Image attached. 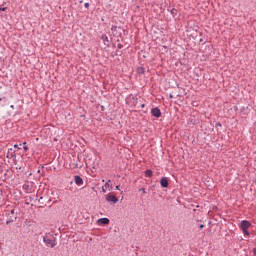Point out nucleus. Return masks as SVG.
Wrapping results in <instances>:
<instances>
[{"instance_id":"f257e3e1","label":"nucleus","mask_w":256,"mask_h":256,"mask_svg":"<svg viewBox=\"0 0 256 256\" xmlns=\"http://www.w3.org/2000/svg\"><path fill=\"white\" fill-rule=\"evenodd\" d=\"M43 242L45 243L46 247H51V249H53V247H57V239H55V236H53L51 233H46L43 236Z\"/></svg>"},{"instance_id":"f03ea898","label":"nucleus","mask_w":256,"mask_h":256,"mask_svg":"<svg viewBox=\"0 0 256 256\" xmlns=\"http://www.w3.org/2000/svg\"><path fill=\"white\" fill-rule=\"evenodd\" d=\"M249 227H251V222L247 221V220H243L240 223V229L243 232V235H249Z\"/></svg>"},{"instance_id":"7ed1b4c3","label":"nucleus","mask_w":256,"mask_h":256,"mask_svg":"<svg viewBox=\"0 0 256 256\" xmlns=\"http://www.w3.org/2000/svg\"><path fill=\"white\" fill-rule=\"evenodd\" d=\"M105 199L108 203H110V205H115V203L119 202V199L117 197H115V195H112L111 193H108L105 196Z\"/></svg>"},{"instance_id":"20e7f679","label":"nucleus","mask_w":256,"mask_h":256,"mask_svg":"<svg viewBox=\"0 0 256 256\" xmlns=\"http://www.w3.org/2000/svg\"><path fill=\"white\" fill-rule=\"evenodd\" d=\"M111 31L113 37H119V35H121V33H119V31H121V27L112 26Z\"/></svg>"},{"instance_id":"39448f33","label":"nucleus","mask_w":256,"mask_h":256,"mask_svg":"<svg viewBox=\"0 0 256 256\" xmlns=\"http://www.w3.org/2000/svg\"><path fill=\"white\" fill-rule=\"evenodd\" d=\"M151 114H152L153 117L159 118V117H161V110L158 107L153 108L151 110Z\"/></svg>"},{"instance_id":"423d86ee","label":"nucleus","mask_w":256,"mask_h":256,"mask_svg":"<svg viewBox=\"0 0 256 256\" xmlns=\"http://www.w3.org/2000/svg\"><path fill=\"white\" fill-rule=\"evenodd\" d=\"M160 185L163 188H167L169 187V180H167V178H161L160 180Z\"/></svg>"},{"instance_id":"0eeeda50","label":"nucleus","mask_w":256,"mask_h":256,"mask_svg":"<svg viewBox=\"0 0 256 256\" xmlns=\"http://www.w3.org/2000/svg\"><path fill=\"white\" fill-rule=\"evenodd\" d=\"M109 183H111V180H108V182H106L105 185L102 186V193H107V189L111 191V186L109 185Z\"/></svg>"},{"instance_id":"6e6552de","label":"nucleus","mask_w":256,"mask_h":256,"mask_svg":"<svg viewBox=\"0 0 256 256\" xmlns=\"http://www.w3.org/2000/svg\"><path fill=\"white\" fill-rule=\"evenodd\" d=\"M98 225H109V219L108 218L98 219Z\"/></svg>"},{"instance_id":"1a4fd4ad","label":"nucleus","mask_w":256,"mask_h":256,"mask_svg":"<svg viewBox=\"0 0 256 256\" xmlns=\"http://www.w3.org/2000/svg\"><path fill=\"white\" fill-rule=\"evenodd\" d=\"M101 39H102L104 45H106V47H109V37H107V35L103 34L101 36Z\"/></svg>"},{"instance_id":"9d476101","label":"nucleus","mask_w":256,"mask_h":256,"mask_svg":"<svg viewBox=\"0 0 256 256\" xmlns=\"http://www.w3.org/2000/svg\"><path fill=\"white\" fill-rule=\"evenodd\" d=\"M74 181L76 185H81L83 183V178H81V176H75Z\"/></svg>"},{"instance_id":"9b49d317","label":"nucleus","mask_w":256,"mask_h":256,"mask_svg":"<svg viewBox=\"0 0 256 256\" xmlns=\"http://www.w3.org/2000/svg\"><path fill=\"white\" fill-rule=\"evenodd\" d=\"M136 71H137V73H138L139 75H143V74L145 73V68H143V67H138Z\"/></svg>"},{"instance_id":"f8f14e48","label":"nucleus","mask_w":256,"mask_h":256,"mask_svg":"<svg viewBox=\"0 0 256 256\" xmlns=\"http://www.w3.org/2000/svg\"><path fill=\"white\" fill-rule=\"evenodd\" d=\"M145 176H146V177H153V171H151V170H146V171H145Z\"/></svg>"},{"instance_id":"ddd939ff","label":"nucleus","mask_w":256,"mask_h":256,"mask_svg":"<svg viewBox=\"0 0 256 256\" xmlns=\"http://www.w3.org/2000/svg\"><path fill=\"white\" fill-rule=\"evenodd\" d=\"M139 191H140L141 193H147V192L145 191V188H140Z\"/></svg>"},{"instance_id":"4468645a","label":"nucleus","mask_w":256,"mask_h":256,"mask_svg":"<svg viewBox=\"0 0 256 256\" xmlns=\"http://www.w3.org/2000/svg\"><path fill=\"white\" fill-rule=\"evenodd\" d=\"M8 153H15V150H13V148H10V149L8 150Z\"/></svg>"},{"instance_id":"2eb2a0df","label":"nucleus","mask_w":256,"mask_h":256,"mask_svg":"<svg viewBox=\"0 0 256 256\" xmlns=\"http://www.w3.org/2000/svg\"><path fill=\"white\" fill-rule=\"evenodd\" d=\"M7 7H0V11H6Z\"/></svg>"},{"instance_id":"dca6fc26","label":"nucleus","mask_w":256,"mask_h":256,"mask_svg":"<svg viewBox=\"0 0 256 256\" xmlns=\"http://www.w3.org/2000/svg\"><path fill=\"white\" fill-rule=\"evenodd\" d=\"M84 7H85L86 9L89 8V3L86 2V3L84 4Z\"/></svg>"},{"instance_id":"f3484780","label":"nucleus","mask_w":256,"mask_h":256,"mask_svg":"<svg viewBox=\"0 0 256 256\" xmlns=\"http://www.w3.org/2000/svg\"><path fill=\"white\" fill-rule=\"evenodd\" d=\"M14 149H21V147H19V145L15 144Z\"/></svg>"},{"instance_id":"a211bd4d","label":"nucleus","mask_w":256,"mask_h":256,"mask_svg":"<svg viewBox=\"0 0 256 256\" xmlns=\"http://www.w3.org/2000/svg\"><path fill=\"white\" fill-rule=\"evenodd\" d=\"M23 149H24V151H29V147H27V146H24Z\"/></svg>"},{"instance_id":"6ab92c4d","label":"nucleus","mask_w":256,"mask_h":256,"mask_svg":"<svg viewBox=\"0 0 256 256\" xmlns=\"http://www.w3.org/2000/svg\"><path fill=\"white\" fill-rule=\"evenodd\" d=\"M253 254L256 256V248L253 249Z\"/></svg>"},{"instance_id":"aec40b11","label":"nucleus","mask_w":256,"mask_h":256,"mask_svg":"<svg viewBox=\"0 0 256 256\" xmlns=\"http://www.w3.org/2000/svg\"><path fill=\"white\" fill-rule=\"evenodd\" d=\"M205 227V225L201 224L200 225V229H203Z\"/></svg>"},{"instance_id":"412c9836","label":"nucleus","mask_w":256,"mask_h":256,"mask_svg":"<svg viewBox=\"0 0 256 256\" xmlns=\"http://www.w3.org/2000/svg\"><path fill=\"white\" fill-rule=\"evenodd\" d=\"M116 191H119V185L115 187Z\"/></svg>"},{"instance_id":"4be33fe9","label":"nucleus","mask_w":256,"mask_h":256,"mask_svg":"<svg viewBox=\"0 0 256 256\" xmlns=\"http://www.w3.org/2000/svg\"><path fill=\"white\" fill-rule=\"evenodd\" d=\"M169 97H170V99H173V94H170Z\"/></svg>"},{"instance_id":"5701e85b","label":"nucleus","mask_w":256,"mask_h":256,"mask_svg":"<svg viewBox=\"0 0 256 256\" xmlns=\"http://www.w3.org/2000/svg\"><path fill=\"white\" fill-rule=\"evenodd\" d=\"M10 108H11V109H15V106H14V105H11Z\"/></svg>"},{"instance_id":"b1692460","label":"nucleus","mask_w":256,"mask_h":256,"mask_svg":"<svg viewBox=\"0 0 256 256\" xmlns=\"http://www.w3.org/2000/svg\"><path fill=\"white\" fill-rule=\"evenodd\" d=\"M42 199H43V197H40V198L38 199V201H42Z\"/></svg>"},{"instance_id":"393cba45","label":"nucleus","mask_w":256,"mask_h":256,"mask_svg":"<svg viewBox=\"0 0 256 256\" xmlns=\"http://www.w3.org/2000/svg\"><path fill=\"white\" fill-rule=\"evenodd\" d=\"M23 145H27V142H23Z\"/></svg>"},{"instance_id":"a878e982","label":"nucleus","mask_w":256,"mask_h":256,"mask_svg":"<svg viewBox=\"0 0 256 256\" xmlns=\"http://www.w3.org/2000/svg\"><path fill=\"white\" fill-rule=\"evenodd\" d=\"M103 183H105V180H102Z\"/></svg>"}]
</instances>
